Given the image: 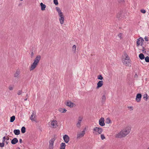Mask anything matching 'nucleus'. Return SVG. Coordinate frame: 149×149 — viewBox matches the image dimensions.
<instances>
[{
	"instance_id": "obj_1",
	"label": "nucleus",
	"mask_w": 149,
	"mask_h": 149,
	"mask_svg": "<svg viewBox=\"0 0 149 149\" xmlns=\"http://www.w3.org/2000/svg\"><path fill=\"white\" fill-rule=\"evenodd\" d=\"M131 129L130 127L126 128L121 130L119 133L116 135V137L121 138L125 136L130 132Z\"/></svg>"
},
{
	"instance_id": "obj_2",
	"label": "nucleus",
	"mask_w": 149,
	"mask_h": 149,
	"mask_svg": "<svg viewBox=\"0 0 149 149\" xmlns=\"http://www.w3.org/2000/svg\"><path fill=\"white\" fill-rule=\"evenodd\" d=\"M41 58V56L40 55H38L35 59L33 63L31 64L29 69L31 71L33 70L38 65Z\"/></svg>"
},
{
	"instance_id": "obj_3",
	"label": "nucleus",
	"mask_w": 149,
	"mask_h": 149,
	"mask_svg": "<svg viewBox=\"0 0 149 149\" xmlns=\"http://www.w3.org/2000/svg\"><path fill=\"white\" fill-rule=\"evenodd\" d=\"M56 10L58 13V16L60 17L59 20L61 24H63L64 20V16L60 8L58 7L56 8Z\"/></svg>"
},
{
	"instance_id": "obj_4",
	"label": "nucleus",
	"mask_w": 149,
	"mask_h": 149,
	"mask_svg": "<svg viewBox=\"0 0 149 149\" xmlns=\"http://www.w3.org/2000/svg\"><path fill=\"white\" fill-rule=\"evenodd\" d=\"M124 55L125 58L122 59L123 62L125 65L129 66L130 65V58L125 52L124 53Z\"/></svg>"
},
{
	"instance_id": "obj_5",
	"label": "nucleus",
	"mask_w": 149,
	"mask_h": 149,
	"mask_svg": "<svg viewBox=\"0 0 149 149\" xmlns=\"http://www.w3.org/2000/svg\"><path fill=\"white\" fill-rule=\"evenodd\" d=\"M103 131V129L102 128L99 127H95L93 130V133L96 134H101Z\"/></svg>"
},
{
	"instance_id": "obj_6",
	"label": "nucleus",
	"mask_w": 149,
	"mask_h": 149,
	"mask_svg": "<svg viewBox=\"0 0 149 149\" xmlns=\"http://www.w3.org/2000/svg\"><path fill=\"white\" fill-rule=\"evenodd\" d=\"M56 139L55 138H52L49 141V149H53L54 143Z\"/></svg>"
},
{
	"instance_id": "obj_7",
	"label": "nucleus",
	"mask_w": 149,
	"mask_h": 149,
	"mask_svg": "<svg viewBox=\"0 0 149 149\" xmlns=\"http://www.w3.org/2000/svg\"><path fill=\"white\" fill-rule=\"evenodd\" d=\"M143 39L142 37H140L137 39L136 42V45L137 46H139L140 44L142 45L143 44Z\"/></svg>"
},
{
	"instance_id": "obj_8",
	"label": "nucleus",
	"mask_w": 149,
	"mask_h": 149,
	"mask_svg": "<svg viewBox=\"0 0 149 149\" xmlns=\"http://www.w3.org/2000/svg\"><path fill=\"white\" fill-rule=\"evenodd\" d=\"M65 104L66 105L70 107H73L75 106L74 104L72 103L70 100L67 101L66 103Z\"/></svg>"
},
{
	"instance_id": "obj_9",
	"label": "nucleus",
	"mask_w": 149,
	"mask_h": 149,
	"mask_svg": "<svg viewBox=\"0 0 149 149\" xmlns=\"http://www.w3.org/2000/svg\"><path fill=\"white\" fill-rule=\"evenodd\" d=\"M123 14V12L122 11H120L116 15V17L119 19H121L122 18H125V16L122 15Z\"/></svg>"
},
{
	"instance_id": "obj_10",
	"label": "nucleus",
	"mask_w": 149,
	"mask_h": 149,
	"mask_svg": "<svg viewBox=\"0 0 149 149\" xmlns=\"http://www.w3.org/2000/svg\"><path fill=\"white\" fill-rule=\"evenodd\" d=\"M142 97L141 94L140 93H138L136 95V100L137 102H139L141 100Z\"/></svg>"
},
{
	"instance_id": "obj_11",
	"label": "nucleus",
	"mask_w": 149,
	"mask_h": 149,
	"mask_svg": "<svg viewBox=\"0 0 149 149\" xmlns=\"http://www.w3.org/2000/svg\"><path fill=\"white\" fill-rule=\"evenodd\" d=\"M104 120V118L103 117H101L100 119L99 120V124L100 126H103L105 125Z\"/></svg>"
},
{
	"instance_id": "obj_12",
	"label": "nucleus",
	"mask_w": 149,
	"mask_h": 149,
	"mask_svg": "<svg viewBox=\"0 0 149 149\" xmlns=\"http://www.w3.org/2000/svg\"><path fill=\"white\" fill-rule=\"evenodd\" d=\"M85 134V130H83L81 133H77V138L79 139L80 137L83 136Z\"/></svg>"
},
{
	"instance_id": "obj_13",
	"label": "nucleus",
	"mask_w": 149,
	"mask_h": 149,
	"mask_svg": "<svg viewBox=\"0 0 149 149\" xmlns=\"http://www.w3.org/2000/svg\"><path fill=\"white\" fill-rule=\"evenodd\" d=\"M63 139L65 142L68 143L69 141L70 138L68 135L65 134L63 136Z\"/></svg>"
},
{
	"instance_id": "obj_14",
	"label": "nucleus",
	"mask_w": 149,
	"mask_h": 149,
	"mask_svg": "<svg viewBox=\"0 0 149 149\" xmlns=\"http://www.w3.org/2000/svg\"><path fill=\"white\" fill-rule=\"evenodd\" d=\"M56 122V120H53L51 121V124L53 128H56L57 126Z\"/></svg>"
},
{
	"instance_id": "obj_15",
	"label": "nucleus",
	"mask_w": 149,
	"mask_h": 149,
	"mask_svg": "<svg viewBox=\"0 0 149 149\" xmlns=\"http://www.w3.org/2000/svg\"><path fill=\"white\" fill-rule=\"evenodd\" d=\"M103 84V81H100L97 83L96 88L98 89L102 86Z\"/></svg>"
},
{
	"instance_id": "obj_16",
	"label": "nucleus",
	"mask_w": 149,
	"mask_h": 149,
	"mask_svg": "<svg viewBox=\"0 0 149 149\" xmlns=\"http://www.w3.org/2000/svg\"><path fill=\"white\" fill-rule=\"evenodd\" d=\"M36 114L34 113H33L32 115H31V116H30V119L32 121H36V119H35L36 118Z\"/></svg>"
},
{
	"instance_id": "obj_17",
	"label": "nucleus",
	"mask_w": 149,
	"mask_h": 149,
	"mask_svg": "<svg viewBox=\"0 0 149 149\" xmlns=\"http://www.w3.org/2000/svg\"><path fill=\"white\" fill-rule=\"evenodd\" d=\"M18 142V140L16 138H14L11 141V143L13 144H15Z\"/></svg>"
},
{
	"instance_id": "obj_18",
	"label": "nucleus",
	"mask_w": 149,
	"mask_h": 149,
	"mask_svg": "<svg viewBox=\"0 0 149 149\" xmlns=\"http://www.w3.org/2000/svg\"><path fill=\"white\" fill-rule=\"evenodd\" d=\"M40 5L41 7V10H45L46 7L45 5L43 4L42 3H40Z\"/></svg>"
},
{
	"instance_id": "obj_19",
	"label": "nucleus",
	"mask_w": 149,
	"mask_h": 149,
	"mask_svg": "<svg viewBox=\"0 0 149 149\" xmlns=\"http://www.w3.org/2000/svg\"><path fill=\"white\" fill-rule=\"evenodd\" d=\"M20 74V71L19 70H16L15 73V74L14 76L15 77L18 78L19 75Z\"/></svg>"
},
{
	"instance_id": "obj_20",
	"label": "nucleus",
	"mask_w": 149,
	"mask_h": 149,
	"mask_svg": "<svg viewBox=\"0 0 149 149\" xmlns=\"http://www.w3.org/2000/svg\"><path fill=\"white\" fill-rule=\"evenodd\" d=\"M65 143H62L61 144L60 149H65Z\"/></svg>"
},
{
	"instance_id": "obj_21",
	"label": "nucleus",
	"mask_w": 149,
	"mask_h": 149,
	"mask_svg": "<svg viewBox=\"0 0 149 149\" xmlns=\"http://www.w3.org/2000/svg\"><path fill=\"white\" fill-rule=\"evenodd\" d=\"M13 132L15 135H18L20 133V130L18 129L14 130Z\"/></svg>"
},
{
	"instance_id": "obj_22",
	"label": "nucleus",
	"mask_w": 149,
	"mask_h": 149,
	"mask_svg": "<svg viewBox=\"0 0 149 149\" xmlns=\"http://www.w3.org/2000/svg\"><path fill=\"white\" fill-rule=\"evenodd\" d=\"M123 34L121 33H119L118 35L116 37L117 39H121L122 38Z\"/></svg>"
},
{
	"instance_id": "obj_23",
	"label": "nucleus",
	"mask_w": 149,
	"mask_h": 149,
	"mask_svg": "<svg viewBox=\"0 0 149 149\" xmlns=\"http://www.w3.org/2000/svg\"><path fill=\"white\" fill-rule=\"evenodd\" d=\"M139 57L141 60L145 58L144 55L142 53H141L139 55Z\"/></svg>"
},
{
	"instance_id": "obj_24",
	"label": "nucleus",
	"mask_w": 149,
	"mask_h": 149,
	"mask_svg": "<svg viewBox=\"0 0 149 149\" xmlns=\"http://www.w3.org/2000/svg\"><path fill=\"white\" fill-rule=\"evenodd\" d=\"M15 117L14 116H13L12 117H10V122L11 123L13 122L15 120Z\"/></svg>"
},
{
	"instance_id": "obj_25",
	"label": "nucleus",
	"mask_w": 149,
	"mask_h": 149,
	"mask_svg": "<svg viewBox=\"0 0 149 149\" xmlns=\"http://www.w3.org/2000/svg\"><path fill=\"white\" fill-rule=\"evenodd\" d=\"M106 97L104 95L102 96V102L103 104L104 103L105 101Z\"/></svg>"
},
{
	"instance_id": "obj_26",
	"label": "nucleus",
	"mask_w": 149,
	"mask_h": 149,
	"mask_svg": "<svg viewBox=\"0 0 149 149\" xmlns=\"http://www.w3.org/2000/svg\"><path fill=\"white\" fill-rule=\"evenodd\" d=\"M21 131L22 133L24 134L26 132V128L24 127H22L21 129Z\"/></svg>"
},
{
	"instance_id": "obj_27",
	"label": "nucleus",
	"mask_w": 149,
	"mask_h": 149,
	"mask_svg": "<svg viewBox=\"0 0 149 149\" xmlns=\"http://www.w3.org/2000/svg\"><path fill=\"white\" fill-rule=\"evenodd\" d=\"M106 123L107 124H109L111 123V121L110 119L109 118H107L106 119Z\"/></svg>"
},
{
	"instance_id": "obj_28",
	"label": "nucleus",
	"mask_w": 149,
	"mask_h": 149,
	"mask_svg": "<svg viewBox=\"0 0 149 149\" xmlns=\"http://www.w3.org/2000/svg\"><path fill=\"white\" fill-rule=\"evenodd\" d=\"M60 111L61 113H65V112L67 110L65 109H61L59 110Z\"/></svg>"
},
{
	"instance_id": "obj_29",
	"label": "nucleus",
	"mask_w": 149,
	"mask_h": 149,
	"mask_svg": "<svg viewBox=\"0 0 149 149\" xmlns=\"http://www.w3.org/2000/svg\"><path fill=\"white\" fill-rule=\"evenodd\" d=\"M148 98V95L147 94H145L143 95V98L144 99L146 98V101L147 100V99Z\"/></svg>"
},
{
	"instance_id": "obj_30",
	"label": "nucleus",
	"mask_w": 149,
	"mask_h": 149,
	"mask_svg": "<svg viewBox=\"0 0 149 149\" xmlns=\"http://www.w3.org/2000/svg\"><path fill=\"white\" fill-rule=\"evenodd\" d=\"M97 79H98L102 80L103 79V77L101 75H100L98 76Z\"/></svg>"
},
{
	"instance_id": "obj_31",
	"label": "nucleus",
	"mask_w": 149,
	"mask_h": 149,
	"mask_svg": "<svg viewBox=\"0 0 149 149\" xmlns=\"http://www.w3.org/2000/svg\"><path fill=\"white\" fill-rule=\"evenodd\" d=\"M145 61L147 62H149V57L147 56L145 58Z\"/></svg>"
},
{
	"instance_id": "obj_32",
	"label": "nucleus",
	"mask_w": 149,
	"mask_h": 149,
	"mask_svg": "<svg viewBox=\"0 0 149 149\" xmlns=\"http://www.w3.org/2000/svg\"><path fill=\"white\" fill-rule=\"evenodd\" d=\"M22 93V91L21 90H19L17 92V94L18 95H20Z\"/></svg>"
},
{
	"instance_id": "obj_33",
	"label": "nucleus",
	"mask_w": 149,
	"mask_h": 149,
	"mask_svg": "<svg viewBox=\"0 0 149 149\" xmlns=\"http://www.w3.org/2000/svg\"><path fill=\"white\" fill-rule=\"evenodd\" d=\"M77 126L78 127H80L81 126V122L78 121V123L77 124Z\"/></svg>"
},
{
	"instance_id": "obj_34",
	"label": "nucleus",
	"mask_w": 149,
	"mask_h": 149,
	"mask_svg": "<svg viewBox=\"0 0 149 149\" xmlns=\"http://www.w3.org/2000/svg\"><path fill=\"white\" fill-rule=\"evenodd\" d=\"M54 3L56 5L58 4V0H54Z\"/></svg>"
},
{
	"instance_id": "obj_35",
	"label": "nucleus",
	"mask_w": 149,
	"mask_h": 149,
	"mask_svg": "<svg viewBox=\"0 0 149 149\" xmlns=\"http://www.w3.org/2000/svg\"><path fill=\"white\" fill-rule=\"evenodd\" d=\"M82 120V118L81 117L79 116V118H78V121L81 122Z\"/></svg>"
},
{
	"instance_id": "obj_36",
	"label": "nucleus",
	"mask_w": 149,
	"mask_h": 149,
	"mask_svg": "<svg viewBox=\"0 0 149 149\" xmlns=\"http://www.w3.org/2000/svg\"><path fill=\"white\" fill-rule=\"evenodd\" d=\"M101 139L102 140H103L105 138V137L103 134H101Z\"/></svg>"
},
{
	"instance_id": "obj_37",
	"label": "nucleus",
	"mask_w": 149,
	"mask_h": 149,
	"mask_svg": "<svg viewBox=\"0 0 149 149\" xmlns=\"http://www.w3.org/2000/svg\"><path fill=\"white\" fill-rule=\"evenodd\" d=\"M72 49L75 52L76 51V46L75 45H74L72 47Z\"/></svg>"
},
{
	"instance_id": "obj_38",
	"label": "nucleus",
	"mask_w": 149,
	"mask_h": 149,
	"mask_svg": "<svg viewBox=\"0 0 149 149\" xmlns=\"http://www.w3.org/2000/svg\"><path fill=\"white\" fill-rule=\"evenodd\" d=\"M4 144L3 143H0V147H2L4 146Z\"/></svg>"
},
{
	"instance_id": "obj_39",
	"label": "nucleus",
	"mask_w": 149,
	"mask_h": 149,
	"mask_svg": "<svg viewBox=\"0 0 149 149\" xmlns=\"http://www.w3.org/2000/svg\"><path fill=\"white\" fill-rule=\"evenodd\" d=\"M141 13H145L146 12V10L144 9H141Z\"/></svg>"
},
{
	"instance_id": "obj_40",
	"label": "nucleus",
	"mask_w": 149,
	"mask_h": 149,
	"mask_svg": "<svg viewBox=\"0 0 149 149\" xmlns=\"http://www.w3.org/2000/svg\"><path fill=\"white\" fill-rule=\"evenodd\" d=\"M13 87L11 86H9V89L10 90H13Z\"/></svg>"
},
{
	"instance_id": "obj_41",
	"label": "nucleus",
	"mask_w": 149,
	"mask_h": 149,
	"mask_svg": "<svg viewBox=\"0 0 149 149\" xmlns=\"http://www.w3.org/2000/svg\"><path fill=\"white\" fill-rule=\"evenodd\" d=\"M119 3H123L124 2V0H118Z\"/></svg>"
},
{
	"instance_id": "obj_42",
	"label": "nucleus",
	"mask_w": 149,
	"mask_h": 149,
	"mask_svg": "<svg viewBox=\"0 0 149 149\" xmlns=\"http://www.w3.org/2000/svg\"><path fill=\"white\" fill-rule=\"evenodd\" d=\"M144 39L146 41H148V38L146 37H145L144 38Z\"/></svg>"
},
{
	"instance_id": "obj_43",
	"label": "nucleus",
	"mask_w": 149,
	"mask_h": 149,
	"mask_svg": "<svg viewBox=\"0 0 149 149\" xmlns=\"http://www.w3.org/2000/svg\"><path fill=\"white\" fill-rule=\"evenodd\" d=\"M33 55H34V53H33V52H32L31 53V57H32Z\"/></svg>"
},
{
	"instance_id": "obj_44",
	"label": "nucleus",
	"mask_w": 149,
	"mask_h": 149,
	"mask_svg": "<svg viewBox=\"0 0 149 149\" xmlns=\"http://www.w3.org/2000/svg\"><path fill=\"white\" fill-rule=\"evenodd\" d=\"M19 142L20 143H22V139H19Z\"/></svg>"
},
{
	"instance_id": "obj_45",
	"label": "nucleus",
	"mask_w": 149,
	"mask_h": 149,
	"mask_svg": "<svg viewBox=\"0 0 149 149\" xmlns=\"http://www.w3.org/2000/svg\"><path fill=\"white\" fill-rule=\"evenodd\" d=\"M128 108H130L132 110H133V107H129Z\"/></svg>"
},
{
	"instance_id": "obj_46",
	"label": "nucleus",
	"mask_w": 149,
	"mask_h": 149,
	"mask_svg": "<svg viewBox=\"0 0 149 149\" xmlns=\"http://www.w3.org/2000/svg\"><path fill=\"white\" fill-rule=\"evenodd\" d=\"M9 139V137H8L7 136L6 137V140H8Z\"/></svg>"
},
{
	"instance_id": "obj_47",
	"label": "nucleus",
	"mask_w": 149,
	"mask_h": 149,
	"mask_svg": "<svg viewBox=\"0 0 149 149\" xmlns=\"http://www.w3.org/2000/svg\"><path fill=\"white\" fill-rule=\"evenodd\" d=\"M3 139H5V140H6V137L5 136L3 137Z\"/></svg>"
},
{
	"instance_id": "obj_48",
	"label": "nucleus",
	"mask_w": 149,
	"mask_h": 149,
	"mask_svg": "<svg viewBox=\"0 0 149 149\" xmlns=\"http://www.w3.org/2000/svg\"><path fill=\"white\" fill-rule=\"evenodd\" d=\"M137 75L136 74L135 75V76H134V77L135 78H136L137 77Z\"/></svg>"
},
{
	"instance_id": "obj_49",
	"label": "nucleus",
	"mask_w": 149,
	"mask_h": 149,
	"mask_svg": "<svg viewBox=\"0 0 149 149\" xmlns=\"http://www.w3.org/2000/svg\"><path fill=\"white\" fill-rule=\"evenodd\" d=\"M5 141V139H3L2 143H4V142Z\"/></svg>"
},
{
	"instance_id": "obj_50",
	"label": "nucleus",
	"mask_w": 149,
	"mask_h": 149,
	"mask_svg": "<svg viewBox=\"0 0 149 149\" xmlns=\"http://www.w3.org/2000/svg\"><path fill=\"white\" fill-rule=\"evenodd\" d=\"M143 49H143V50H142V51H143V53H144V51H145V49H144V48H143Z\"/></svg>"
},
{
	"instance_id": "obj_51",
	"label": "nucleus",
	"mask_w": 149,
	"mask_h": 149,
	"mask_svg": "<svg viewBox=\"0 0 149 149\" xmlns=\"http://www.w3.org/2000/svg\"><path fill=\"white\" fill-rule=\"evenodd\" d=\"M27 98H26L25 99H24V100L26 101L27 100Z\"/></svg>"
},
{
	"instance_id": "obj_52",
	"label": "nucleus",
	"mask_w": 149,
	"mask_h": 149,
	"mask_svg": "<svg viewBox=\"0 0 149 149\" xmlns=\"http://www.w3.org/2000/svg\"><path fill=\"white\" fill-rule=\"evenodd\" d=\"M6 143L7 144H8V142L7 141H6Z\"/></svg>"
},
{
	"instance_id": "obj_53",
	"label": "nucleus",
	"mask_w": 149,
	"mask_h": 149,
	"mask_svg": "<svg viewBox=\"0 0 149 149\" xmlns=\"http://www.w3.org/2000/svg\"><path fill=\"white\" fill-rule=\"evenodd\" d=\"M26 96L27 97H28V94H26Z\"/></svg>"
},
{
	"instance_id": "obj_54",
	"label": "nucleus",
	"mask_w": 149,
	"mask_h": 149,
	"mask_svg": "<svg viewBox=\"0 0 149 149\" xmlns=\"http://www.w3.org/2000/svg\"><path fill=\"white\" fill-rule=\"evenodd\" d=\"M147 149H149V147Z\"/></svg>"
},
{
	"instance_id": "obj_55",
	"label": "nucleus",
	"mask_w": 149,
	"mask_h": 149,
	"mask_svg": "<svg viewBox=\"0 0 149 149\" xmlns=\"http://www.w3.org/2000/svg\"><path fill=\"white\" fill-rule=\"evenodd\" d=\"M23 0H20L21 1H22Z\"/></svg>"
},
{
	"instance_id": "obj_56",
	"label": "nucleus",
	"mask_w": 149,
	"mask_h": 149,
	"mask_svg": "<svg viewBox=\"0 0 149 149\" xmlns=\"http://www.w3.org/2000/svg\"><path fill=\"white\" fill-rule=\"evenodd\" d=\"M19 149H20V148H19Z\"/></svg>"
}]
</instances>
